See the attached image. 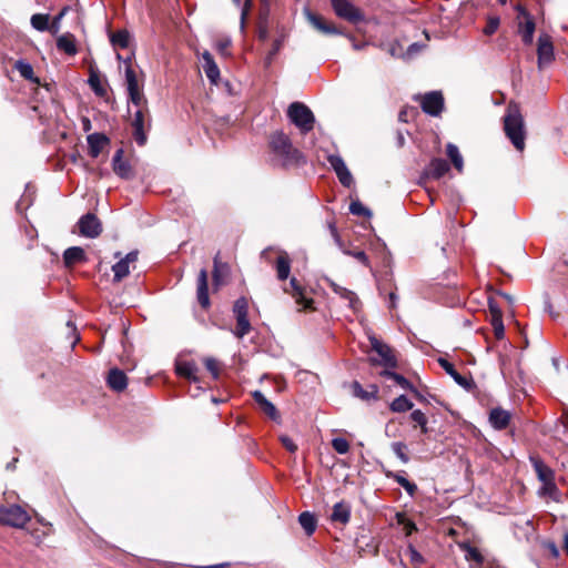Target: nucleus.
<instances>
[{
	"label": "nucleus",
	"mask_w": 568,
	"mask_h": 568,
	"mask_svg": "<svg viewBox=\"0 0 568 568\" xmlns=\"http://www.w3.org/2000/svg\"><path fill=\"white\" fill-rule=\"evenodd\" d=\"M504 131L517 151L525 149L526 130L519 104L509 102L504 116Z\"/></svg>",
	"instance_id": "nucleus-1"
},
{
	"label": "nucleus",
	"mask_w": 568,
	"mask_h": 568,
	"mask_svg": "<svg viewBox=\"0 0 568 568\" xmlns=\"http://www.w3.org/2000/svg\"><path fill=\"white\" fill-rule=\"evenodd\" d=\"M270 146L282 165L298 163L302 158L301 152L293 146L290 138L283 132H275L271 136Z\"/></svg>",
	"instance_id": "nucleus-2"
},
{
	"label": "nucleus",
	"mask_w": 568,
	"mask_h": 568,
	"mask_svg": "<svg viewBox=\"0 0 568 568\" xmlns=\"http://www.w3.org/2000/svg\"><path fill=\"white\" fill-rule=\"evenodd\" d=\"M261 258L273 265L278 281H286L290 277L291 258L286 251L270 246L262 251Z\"/></svg>",
	"instance_id": "nucleus-3"
},
{
	"label": "nucleus",
	"mask_w": 568,
	"mask_h": 568,
	"mask_svg": "<svg viewBox=\"0 0 568 568\" xmlns=\"http://www.w3.org/2000/svg\"><path fill=\"white\" fill-rule=\"evenodd\" d=\"M290 121L300 129L303 134L313 130L315 118L312 110L302 102H293L287 109Z\"/></svg>",
	"instance_id": "nucleus-4"
},
{
	"label": "nucleus",
	"mask_w": 568,
	"mask_h": 568,
	"mask_svg": "<svg viewBox=\"0 0 568 568\" xmlns=\"http://www.w3.org/2000/svg\"><path fill=\"white\" fill-rule=\"evenodd\" d=\"M133 129L132 135L134 141L140 145L146 143V132L151 128V115L149 108L136 109L131 120Z\"/></svg>",
	"instance_id": "nucleus-5"
},
{
	"label": "nucleus",
	"mask_w": 568,
	"mask_h": 568,
	"mask_svg": "<svg viewBox=\"0 0 568 568\" xmlns=\"http://www.w3.org/2000/svg\"><path fill=\"white\" fill-rule=\"evenodd\" d=\"M372 349L379 356V358L371 357L369 362L373 365H381L386 369L395 368L397 366V359L393 353V349L387 344L383 343L375 336L369 337Z\"/></svg>",
	"instance_id": "nucleus-6"
},
{
	"label": "nucleus",
	"mask_w": 568,
	"mask_h": 568,
	"mask_svg": "<svg viewBox=\"0 0 568 568\" xmlns=\"http://www.w3.org/2000/svg\"><path fill=\"white\" fill-rule=\"evenodd\" d=\"M29 520V514L21 506H0V524L14 528H22Z\"/></svg>",
	"instance_id": "nucleus-7"
},
{
	"label": "nucleus",
	"mask_w": 568,
	"mask_h": 568,
	"mask_svg": "<svg viewBox=\"0 0 568 568\" xmlns=\"http://www.w3.org/2000/svg\"><path fill=\"white\" fill-rule=\"evenodd\" d=\"M335 14L348 22L357 23L364 21V14L348 0H331Z\"/></svg>",
	"instance_id": "nucleus-8"
},
{
	"label": "nucleus",
	"mask_w": 568,
	"mask_h": 568,
	"mask_svg": "<svg viewBox=\"0 0 568 568\" xmlns=\"http://www.w3.org/2000/svg\"><path fill=\"white\" fill-rule=\"evenodd\" d=\"M518 11V33L521 36V40L525 44L529 45L532 43L534 33L536 29L535 20L532 16L521 6H517Z\"/></svg>",
	"instance_id": "nucleus-9"
},
{
	"label": "nucleus",
	"mask_w": 568,
	"mask_h": 568,
	"mask_svg": "<svg viewBox=\"0 0 568 568\" xmlns=\"http://www.w3.org/2000/svg\"><path fill=\"white\" fill-rule=\"evenodd\" d=\"M78 226L80 234L89 239L98 237L102 232L101 222L93 213H87L81 216Z\"/></svg>",
	"instance_id": "nucleus-10"
},
{
	"label": "nucleus",
	"mask_w": 568,
	"mask_h": 568,
	"mask_svg": "<svg viewBox=\"0 0 568 568\" xmlns=\"http://www.w3.org/2000/svg\"><path fill=\"white\" fill-rule=\"evenodd\" d=\"M420 106L425 113L437 116L444 108L443 94L438 91L424 94L420 99Z\"/></svg>",
	"instance_id": "nucleus-11"
},
{
	"label": "nucleus",
	"mask_w": 568,
	"mask_h": 568,
	"mask_svg": "<svg viewBox=\"0 0 568 568\" xmlns=\"http://www.w3.org/2000/svg\"><path fill=\"white\" fill-rule=\"evenodd\" d=\"M327 161L336 173L341 184L346 187H351L354 180L342 156L338 154H331L328 155Z\"/></svg>",
	"instance_id": "nucleus-12"
},
{
	"label": "nucleus",
	"mask_w": 568,
	"mask_h": 568,
	"mask_svg": "<svg viewBox=\"0 0 568 568\" xmlns=\"http://www.w3.org/2000/svg\"><path fill=\"white\" fill-rule=\"evenodd\" d=\"M537 55L539 69L548 65L554 60V45L547 34H541L538 38Z\"/></svg>",
	"instance_id": "nucleus-13"
},
{
	"label": "nucleus",
	"mask_w": 568,
	"mask_h": 568,
	"mask_svg": "<svg viewBox=\"0 0 568 568\" xmlns=\"http://www.w3.org/2000/svg\"><path fill=\"white\" fill-rule=\"evenodd\" d=\"M438 364L455 381V383L464 389L471 390L475 387L473 378L459 374L455 366L447 359L439 357Z\"/></svg>",
	"instance_id": "nucleus-14"
},
{
	"label": "nucleus",
	"mask_w": 568,
	"mask_h": 568,
	"mask_svg": "<svg viewBox=\"0 0 568 568\" xmlns=\"http://www.w3.org/2000/svg\"><path fill=\"white\" fill-rule=\"evenodd\" d=\"M284 292L292 295L296 304L301 306L300 311L312 307L313 300L305 296V288L298 283L296 277H291L290 288H284Z\"/></svg>",
	"instance_id": "nucleus-15"
},
{
	"label": "nucleus",
	"mask_w": 568,
	"mask_h": 568,
	"mask_svg": "<svg viewBox=\"0 0 568 568\" xmlns=\"http://www.w3.org/2000/svg\"><path fill=\"white\" fill-rule=\"evenodd\" d=\"M196 297H197L199 304L203 308H207L210 306L207 271L205 268H201L199 272V275H197Z\"/></svg>",
	"instance_id": "nucleus-16"
},
{
	"label": "nucleus",
	"mask_w": 568,
	"mask_h": 568,
	"mask_svg": "<svg viewBox=\"0 0 568 568\" xmlns=\"http://www.w3.org/2000/svg\"><path fill=\"white\" fill-rule=\"evenodd\" d=\"M308 22L324 34H342V31L335 26L327 23L321 16L308 10L305 12Z\"/></svg>",
	"instance_id": "nucleus-17"
},
{
	"label": "nucleus",
	"mask_w": 568,
	"mask_h": 568,
	"mask_svg": "<svg viewBox=\"0 0 568 568\" xmlns=\"http://www.w3.org/2000/svg\"><path fill=\"white\" fill-rule=\"evenodd\" d=\"M112 169L114 173L121 179H130L132 176V169L128 161L123 160V150L119 149L112 159Z\"/></svg>",
	"instance_id": "nucleus-18"
},
{
	"label": "nucleus",
	"mask_w": 568,
	"mask_h": 568,
	"mask_svg": "<svg viewBox=\"0 0 568 568\" xmlns=\"http://www.w3.org/2000/svg\"><path fill=\"white\" fill-rule=\"evenodd\" d=\"M325 281L327 282L328 286L333 290L335 294L339 295L343 300L347 301L349 308H352L353 311H357L359 300L354 292L338 285L337 283L329 278H325Z\"/></svg>",
	"instance_id": "nucleus-19"
},
{
	"label": "nucleus",
	"mask_w": 568,
	"mask_h": 568,
	"mask_svg": "<svg viewBox=\"0 0 568 568\" xmlns=\"http://www.w3.org/2000/svg\"><path fill=\"white\" fill-rule=\"evenodd\" d=\"M179 376L187 378L190 382L199 384L201 382L197 376L199 367L193 361L179 362L175 366Z\"/></svg>",
	"instance_id": "nucleus-20"
},
{
	"label": "nucleus",
	"mask_w": 568,
	"mask_h": 568,
	"mask_svg": "<svg viewBox=\"0 0 568 568\" xmlns=\"http://www.w3.org/2000/svg\"><path fill=\"white\" fill-rule=\"evenodd\" d=\"M202 68L207 79L216 84L220 79V69L209 51H204L202 54Z\"/></svg>",
	"instance_id": "nucleus-21"
},
{
	"label": "nucleus",
	"mask_w": 568,
	"mask_h": 568,
	"mask_svg": "<svg viewBox=\"0 0 568 568\" xmlns=\"http://www.w3.org/2000/svg\"><path fill=\"white\" fill-rule=\"evenodd\" d=\"M510 413L500 407L493 408L489 413V423L490 425L497 429H505L510 422Z\"/></svg>",
	"instance_id": "nucleus-22"
},
{
	"label": "nucleus",
	"mask_w": 568,
	"mask_h": 568,
	"mask_svg": "<svg viewBox=\"0 0 568 568\" xmlns=\"http://www.w3.org/2000/svg\"><path fill=\"white\" fill-rule=\"evenodd\" d=\"M329 518L333 523L346 525L351 519V505L344 500L336 503Z\"/></svg>",
	"instance_id": "nucleus-23"
},
{
	"label": "nucleus",
	"mask_w": 568,
	"mask_h": 568,
	"mask_svg": "<svg viewBox=\"0 0 568 568\" xmlns=\"http://www.w3.org/2000/svg\"><path fill=\"white\" fill-rule=\"evenodd\" d=\"M106 382L109 387L115 392H122L128 386L126 375L119 368L110 369Z\"/></svg>",
	"instance_id": "nucleus-24"
},
{
	"label": "nucleus",
	"mask_w": 568,
	"mask_h": 568,
	"mask_svg": "<svg viewBox=\"0 0 568 568\" xmlns=\"http://www.w3.org/2000/svg\"><path fill=\"white\" fill-rule=\"evenodd\" d=\"M252 396L258 407L273 420L278 419L280 415L276 407L271 403L261 390H254Z\"/></svg>",
	"instance_id": "nucleus-25"
},
{
	"label": "nucleus",
	"mask_w": 568,
	"mask_h": 568,
	"mask_svg": "<svg viewBox=\"0 0 568 568\" xmlns=\"http://www.w3.org/2000/svg\"><path fill=\"white\" fill-rule=\"evenodd\" d=\"M89 145V153L92 158H98L102 149L109 143L106 135L102 133H92L87 138Z\"/></svg>",
	"instance_id": "nucleus-26"
},
{
	"label": "nucleus",
	"mask_w": 568,
	"mask_h": 568,
	"mask_svg": "<svg viewBox=\"0 0 568 568\" xmlns=\"http://www.w3.org/2000/svg\"><path fill=\"white\" fill-rule=\"evenodd\" d=\"M449 170V164L446 160L435 158L430 161L428 166L425 170V174L427 176H430L433 179H440L443 175H445Z\"/></svg>",
	"instance_id": "nucleus-27"
},
{
	"label": "nucleus",
	"mask_w": 568,
	"mask_h": 568,
	"mask_svg": "<svg viewBox=\"0 0 568 568\" xmlns=\"http://www.w3.org/2000/svg\"><path fill=\"white\" fill-rule=\"evenodd\" d=\"M529 459L537 475V478L541 483L555 479L554 470L548 467L539 457L531 456Z\"/></svg>",
	"instance_id": "nucleus-28"
},
{
	"label": "nucleus",
	"mask_w": 568,
	"mask_h": 568,
	"mask_svg": "<svg viewBox=\"0 0 568 568\" xmlns=\"http://www.w3.org/2000/svg\"><path fill=\"white\" fill-rule=\"evenodd\" d=\"M87 260L85 252L80 246H71L63 253V262L65 266H72Z\"/></svg>",
	"instance_id": "nucleus-29"
},
{
	"label": "nucleus",
	"mask_w": 568,
	"mask_h": 568,
	"mask_svg": "<svg viewBox=\"0 0 568 568\" xmlns=\"http://www.w3.org/2000/svg\"><path fill=\"white\" fill-rule=\"evenodd\" d=\"M381 376L388 378V379H393L403 389L410 390V392L415 393L416 395H419L417 389L415 388V386L406 377H404L400 374H397L390 369H384L383 372H381Z\"/></svg>",
	"instance_id": "nucleus-30"
},
{
	"label": "nucleus",
	"mask_w": 568,
	"mask_h": 568,
	"mask_svg": "<svg viewBox=\"0 0 568 568\" xmlns=\"http://www.w3.org/2000/svg\"><path fill=\"white\" fill-rule=\"evenodd\" d=\"M352 388L354 396L363 400L376 399L378 395V387L375 384H372L367 387V389H364L362 385L355 381L352 385Z\"/></svg>",
	"instance_id": "nucleus-31"
},
{
	"label": "nucleus",
	"mask_w": 568,
	"mask_h": 568,
	"mask_svg": "<svg viewBox=\"0 0 568 568\" xmlns=\"http://www.w3.org/2000/svg\"><path fill=\"white\" fill-rule=\"evenodd\" d=\"M57 48L69 55L77 54V45L72 34H63L57 40Z\"/></svg>",
	"instance_id": "nucleus-32"
},
{
	"label": "nucleus",
	"mask_w": 568,
	"mask_h": 568,
	"mask_svg": "<svg viewBox=\"0 0 568 568\" xmlns=\"http://www.w3.org/2000/svg\"><path fill=\"white\" fill-rule=\"evenodd\" d=\"M229 274V266L225 263H221L215 256L214 258V270H213V284L217 288L222 285L224 277Z\"/></svg>",
	"instance_id": "nucleus-33"
},
{
	"label": "nucleus",
	"mask_w": 568,
	"mask_h": 568,
	"mask_svg": "<svg viewBox=\"0 0 568 568\" xmlns=\"http://www.w3.org/2000/svg\"><path fill=\"white\" fill-rule=\"evenodd\" d=\"M298 523L302 526V528L305 530L307 536H311L314 534L316 529V518L313 514L310 511H304L298 516Z\"/></svg>",
	"instance_id": "nucleus-34"
},
{
	"label": "nucleus",
	"mask_w": 568,
	"mask_h": 568,
	"mask_svg": "<svg viewBox=\"0 0 568 568\" xmlns=\"http://www.w3.org/2000/svg\"><path fill=\"white\" fill-rule=\"evenodd\" d=\"M14 69L26 80H30L32 82L39 83V79L33 77L34 75L33 68L28 61L22 60V59L16 61Z\"/></svg>",
	"instance_id": "nucleus-35"
},
{
	"label": "nucleus",
	"mask_w": 568,
	"mask_h": 568,
	"mask_svg": "<svg viewBox=\"0 0 568 568\" xmlns=\"http://www.w3.org/2000/svg\"><path fill=\"white\" fill-rule=\"evenodd\" d=\"M447 156L452 161L453 165L458 172L463 171L464 168V160L463 156L457 148V145L453 143H448L446 146Z\"/></svg>",
	"instance_id": "nucleus-36"
},
{
	"label": "nucleus",
	"mask_w": 568,
	"mask_h": 568,
	"mask_svg": "<svg viewBox=\"0 0 568 568\" xmlns=\"http://www.w3.org/2000/svg\"><path fill=\"white\" fill-rule=\"evenodd\" d=\"M413 406V403L405 395H400L390 403L389 408L394 413H405L410 410Z\"/></svg>",
	"instance_id": "nucleus-37"
},
{
	"label": "nucleus",
	"mask_w": 568,
	"mask_h": 568,
	"mask_svg": "<svg viewBox=\"0 0 568 568\" xmlns=\"http://www.w3.org/2000/svg\"><path fill=\"white\" fill-rule=\"evenodd\" d=\"M129 103H131L136 109L148 108V101L144 97L143 91L139 89L129 90Z\"/></svg>",
	"instance_id": "nucleus-38"
},
{
	"label": "nucleus",
	"mask_w": 568,
	"mask_h": 568,
	"mask_svg": "<svg viewBox=\"0 0 568 568\" xmlns=\"http://www.w3.org/2000/svg\"><path fill=\"white\" fill-rule=\"evenodd\" d=\"M110 41L114 48L125 49L129 47L130 33L126 30H119L111 34Z\"/></svg>",
	"instance_id": "nucleus-39"
},
{
	"label": "nucleus",
	"mask_w": 568,
	"mask_h": 568,
	"mask_svg": "<svg viewBox=\"0 0 568 568\" xmlns=\"http://www.w3.org/2000/svg\"><path fill=\"white\" fill-rule=\"evenodd\" d=\"M113 271V280L114 282L122 281L125 276L130 273V264L126 263L123 258H121L119 262H116L112 266Z\"/></svg>",
	"instance_id": "nucleus-40"
},
{
	"label": "nucleus",
	"mask_w": 568,
	"mask_h": 568,
	"mask_svg": "<svg viewBox=\"0 0 568 568\" xmlns=\"http://www.w3.org/2000/svg\"><path fill=\"white\" fill-rule=\"evenodd\" d=\"M88 83H89L90 88L92 89V91L98 97H104L106 94V90L102 85L101 79H100V77H99V74L97 72H94V71L90 72V77L88 79Z\"/></svg>",
	"instance_id": "nucleus-41"
},
{
	"label": "nucleus",
	"mask_w": 568,
	"mask_h": 568,
	"mask_svg": "<svg viewBox=\"0 0 568 568\" xmlns=\"http://www.w3.org/2000/svg\"><path fill=\"white\" fill-rule=\"evenodd\" d=\"M31 26L38 31H47L49 29V16L36 13L31 17Z\"/></svg>",
	"instance_id": "nucleus-42"
},
{
	"label": "nucleus",
	"mask_w": 568,
	"mask_h": 568,
	"mask_svg": "<svg viewBox=\"0 0 568 568\" xmlns=\"http://www.w3.org/2000/svg\"><path fill=\"white\" fill-rule=\"evenodd\" d=\"M248 303L245 297H240L235 301L233 313L235 318L247 317Z\"/></svg>",
	"instance_id": "nucleus-43"
},
{
	"label": "nucleus",
	"mask_w": 568,
	"mask_h": 568,
	"mask_svg": "<svg viewBox=\"0 0 568 568\" xmlns=\"http://www.w3.org/2000/svg\"><path fill=\"white\" fill-rule=\"evenodd\" d=\"M125 84H126V91L139 89V81L136 78V73L131 67V64H126L125 68Z\"/></svg>",
	"instance_id": "nucleus-44"
},
{
	"label": "nucleus",
	"mask_w": 568,
	"mask_h": 568,
	"mask_svg": "<svg viewBox=\"0 0 568 568\" xmlns=\"http://www.w3.org/2000/svg\"><path fill=\"white\" fill-rule=\"evenodd\" d=\"M233 3L241 10V26L244 27L245 19L251 11L253 0H232Z\"/></svg>",
	"instance_id": "nucleus-45"
},
{
	"label": "nucleus",
	"mask_w": 568,
	"mask_h": 568,
	"mask_svg": "<svg viewBox=\"0 0 568 568\" xmlns=\"http://www.w3.org/2000/svg\"><path fill=\"white\" fill-rule=\"evenodd\" d=\"M251 331L248 317L236 318V328L234 334L236 337L242 338Z\"/></svg>",
	"instance_id": "nucleus-46"
},
{
	"label": "nucleus",
	"mask_w": 568,
	"mask_h": 568,
	"mask_svg": "<svg viewBox=\"0 0 568 568\" xmlns=\"http://www.w3.org/2000/svg\"><path fill=\"white\" fill-rule=\"evenodd\" d=\"M349 212L353 215L366 216V217L372 216V212L366 206H364L363 203L359 202L358 200L351 202Z\"/></svg>",
	"instance_id": "nucleus-47"
},
{
	"label": "nucleus",
	"mask_w": 568,
	"mask_h": 568,
	"mask_svg": "<svg viewBox=\"0 0 568 568\" xmlns=\"http://www.w3.org/2000/svg\"><path fill=\"white\" fill-rule=\"evenodd\" d=\"M406 445L402 442H395L392 444L393 453L404 463L407 464L409 462V457L406 454Z\"/></svg>",
	"instance_id": "nucleus-48"
},
{
	"label": "nucleus",
	"mask_w": 568,
	"mask_h": 568,
	"mask_svg": "<svg viewBox=\"0 0 568 568\" xmlns=\"http://www.w3.org/2000/svg\"><path fill=\"white\" fill-rule=\"evenodd\" d=\"M204 365L206 369L212 375L213 379H217L220 377V364L219 362L213 357H206L204 358Z\"/></svg>",
	"instance_id": "nucleus-49"
},
{
	"label": "nucleus",
	"mask_w": 568,
	"mask_h": 568,
	"mask_svg": "<svg viewBox=\"0 0 568 568\" xmlns=\"http://www.w3.org/2000/svg\"><path fill=\"white\" fill-rule=\"evenodd\" d=\"M332 447L334 450L341 455H344L348 453L349 450V444L348 442L343 437H336L332 440Z\"/></svg>",
	"instance_id": "nucleus-50"
},
{
	"label": "nucleus",
	"mask_w": 568,
	"mask_h": 568,
	"mask_svg": "<svg viewBox=\"0 0 568 568\" xmlns=\"http://www.w3.org/2000/svg\"><path fill=\"white\" fill-rule=\"evenodd\" d=\"M490 324L494 329V334L497 339H501L505 335V327L503 323V317H498V315L495 318H490Z\"/></svg>",
	"instance_id": "nucleus-51"
},
{
	"label": "nucleus",
	"mask_w": 568,
	"mask_h": 568,
	"mask_svg": "<svg viewBox=\"0 0 568 568\" xmlns=\"http://www.w3.org/2000/svg\"><path fill=\"white\" fill-rule=\"evenodd\" d=\"M281 48H282V39L277 38L274 40L271 50L267 52V54L265 57L266 67L271 65V63L273 62V59L278 53Z\"/></svg>",
	"instance_id": "nucleus-52"
},
{
	"label": "nucleus",
	"mask_w": 568,
	"mask_h": 568,
	"mask_svg": "<svg viewBox=\"0 0 568 568\" xmlns=\"http://www.w3.org/2000/svg\"><path fill=\"white\" fill-rule=\"evenodd\" d=\"M500 24V19L498 17H489L486 23V27L484 28V33L486 36L494 34L498 27Z\"/></svg>",
	"instance_id": "nucleus-53"
},
{
	"label": "nucleus",
	"mask_w": 568,
	"mask_h": 568,
	"mask_svg": "<svg viewBox=\"0 0 568 568\" xmlns=\"http://www.w3.org/2000/svg\"><path fill=\"white\" fill-rule=\"evenodd\" d=\"M557 493V486L555 484V479H550L542 483V486L539 489L540 495L554 496Z\"/></svg>",
	"instance_id": "nucleus-54"
},
{
	"label": "nucleus",
	"mask_w": 568,
	"mask_h": 568,
	"mask_svg": "<svg viewBox=\"0 0 568 568\" xmlns=\"http://www.w3.org/2000/svg\"><path fill=\"white\" fill-rule=\"evenodd\" d=\"M407 551L409 554L410 562L414 565H423L425 559L424 557L417 551V549L409 544L407 547Z\"/></svg>",
	"instance_id": "nucleus-55"
},
{
	"label": "nucleus",
	"mask_w": 568,
	"mask_h": 568,
	"mask_svg": "<svg viewBox=\"0 0 568 568\" xmlns=\"http://www.w3.org/2000/svg\"><path fill=\"white\" fill-rule=\"evenodd\" d=\"M343 253L345 255L355 257L357 261H359L364 265H368V257H367L366 253L362 250L351 251V250L343 248Z\"/></svg>",
	"instance_id": "nucleus-56"
},
{
	"label": "nucleus",
	"mask_w": 568,
	"mask_h": 568,
	"mask_svg": "<svg viewBox=\"0 0 568 568\" xmlns=\"http://www.w3.org/2000/svg\"><path fill=\"white\" fill-rule=\"evenodd\" d=\"M410 419L415 423V426H425L428 419L420 409H415L410 413Z\"/></svg>",
	"instance_id": "nucleus-57"
},
{
	"label": "nucleus",
	"mask_w": 568,
	"mask_h": 568,
	"mask_svg": "<svg viewBox=\"0 0 568 568\" xmlns=\"http://www.w3.org/2000/svg\"><path fill=\"white\" fill-rule=\"evenodd\" d=\"M466 558L471 559V560L476 561L477 564H483V561H484V557L480 554V551L477 548L470 547V546L467 547Z\"/></svg>",
	"instance_id": "nucleus-58"
},
{
	"label": "nucleus",
	"mask_w": 568,
	"mask_h": 568,
	"mask_svg": "<svg viewBox=\"0 0 568 568\" xmlns=\"http://www.w3.org/2000/svg\"><path fill=\"white\" fill-rule=\"evenodd\" d=\"M280 442L290 453H295L297 450V445L293 442V439L290 436L281 435Z\"/></svg>",
	"instance_id": "nucleus-59"
},
{
	"label": "nucleus",
	"mask_w": 568,
	"mask_h": 568,
	"mask_svg": "<svg viewBox=\"0 0 568 568\" xmlns=\"http://www.w3.org/2000/svg\"><path fill=\"white\" fill-rule=\"evenodd\" d=\"M231 45V41L230 40H223V41H220L216 45L219 52L222 54V55H229L230 52H229V48Z\"/></svg>",
	"instance_id": "nucleus-60"
},
{
	"label": "nucleus",
	"mask_w": 568,
	"mask_h": 568,
	"mask_svg": "<svg viewBox=\"0 0 568 568\" xmlns=\"http://www.w3.org/2000/svg\"><path fill=\"white\" fill-rule=\"evenodd\" d=\"M489 311L491 318H495L498 314V317H503L501 311L498 305L494 301H489Z\"/></svg>",
	"instance_id": "nucleus-61"
},
{
	"label": "nucleus",
	"mask_w": 568,
	"mask_h": 568,
	"mask_svg": "<svg viewBox=\"0 0 568 568\" xmlns=\"http://www.w3.org/2000/svg\"><path fill=\"white\" fill-rule=\"evenodd\" d=\"M403 488L407 491V494H408L409 496H413V495L415 494L416 489H417V486H416L414 483H412V481H409V480H408V483H407V484H405V485L403 486Z\"/></svg>",
	"instance_id": "nucleus-62"
},
{
	"label": "nucleus",
	"mask_w": 568,
	"mask_h": 568,
	"mask_svg": "<svg viewBox=\"0 0 568 568\" xmlns=\"http://www.w3.org/2000/svg\"><path fill=\"white\" fill-rule=\"evenodd\" d=\"M123 260L126 262V263H134L136 260H138V252L136 251H132V252H129L124 257Z\"/></svg>",
	"instance_id": "nucleus-63"
},
{
	"label": "nucleus",
	"mask_w": 568,
	"mask_h": 568,
	"mask_svg": "<svg viewBox=\"0 0 568 568\" xmlns=\"http://www.w3.org/2000/svg\"><path fill=\"white\" fill-rule=\"evenodd\" d=\"M388 53L392 55V57H399L402 53H400V50L398 48L397 44L395 43H392L389 44L388 47Z\"/></svg>",
	"instance_id": "nucleus-64"
}]
</instances>
